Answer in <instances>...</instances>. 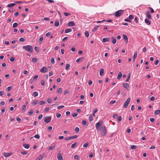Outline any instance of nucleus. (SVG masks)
Instances as JSON below:
<instances>
[{
  "label": "nucleus",
  "instance_id": "obj_42",
  "mask_svg": "<svg viewBox=\"0 0 160 160\" xmlns=\"http://www.w3.org/2000/svg\"><path fill=\"white\" fill-rule=\"evenodd\" d=\"M130 147H131V148L132 149H135L137 148V146H136L134 145H132Z\"/></svg>",
  "mask_w": 160,
  "mask_h": 160
},
{
  "label": "nucleus",
  "instance_id": "obj_41",
  "mask_svg": "<svg viewBox=\"0 0 160 160\" xmlns=\"http://www.w3.org/2000/svg\"><path fill=\"white\" fill-rule=\"evenodd\" d=\"M130 73H129V75H128V78H127V79H126V82H129V80H130Z\"/></svg>",
  "mask_w": 160,
  "mask_h": 160
},
{
  "label": "nucleus",
  "instance_id": "obj_37",
  "mask_svg": "<svg viewBox=\"0 0 160 160\" xmlns=\"http://www.w3.org/2000/svg\"><path fill=\"white\" fill-rule=\"evenodd\" d=\"M89 119L90 121H91L93 120V118L92 114L90 115L89 117Z\"/></svg>",
  "mask_w": 160,
  "mask_h": 160
},
{
  "label": "nucleus",
  "instance_id": "obj_62",
  "mask_svg": "<svg viewBox=\"0 0 160 160\" xmlns=\"http://www.w3.org/2000/svg\"><path fill=\"white\" fill-rule=\"evenodd\" d=\"M64 15L65 16H68V15H70V13H67V12H64Z\"/></svg>",
  "mask_w": 160,
  "mask_h": 160
},
{
  "label": "nucleus",
  "instance_id": "obj_22",
  "mask_svg": "<svg viewBox=\"0 0 160 160\" xmlns=\"http://www.w3.org/2000/svg\"><path fill=\"white\" fill-rule=\"evenodd\" d=\"M43 157V155H40L38 158H37L35 160H42Z\"/></svg>",
  "mask_w": 160,
  "mask_h": 160
},
{
  "label": "nucleus",
  "instance_id": "obj_61",
  "mask_svg": "<svg viewBox=\"0 0 160 160\" xmlns=\"http://www.w3.org/2000/svg\"><path fill=\"white\" fill-rule=\"evenodd\" d=\"M49 110V108L48 107L47 108L44 110V112H47Z\"/></svg>",
  "mask_w": 160,
  "mask_h": 160
},
{
  "label": "nucleus",
  "instance_id": "obj_57",
  "mask_svg": "<svg viewBox=\"0 0 160 160\" xmlns=\"http://www.w3.org/2000/svg\"><path fill=\"white\" fill-rule=\"evenodd\" d=\"M125 21L128 22H131V20L129 18H126L125 19Z\"/></svg>",
  "mask_w": 160,
  "mask_h": 160
},
{
  "label": "nucleus",
  "instance_id": "obj_49",
  "mask_svg": "<svg viewBox=\"0 0 160 160\" xmlns=\"http://www.w3.org/2000/svg\"><path fill=\"white\" fill-rule=\"evenodd\" d=\"M21 153L23 155H26L28 154V152L25 151H22L21 152Z\"/></svg>",
  "mask_w": 160,
  "mask_h": 160
},
{
  "label": "nucleus",
  "instance_id": "obj_7",
  "mask_svg": "<svg viewBox=\"0 0 160 160\" xmlns=\"http://www.w3.org/2000/svg\"><path fill=\"white\" fill-rule=\"evenodd\" d=\"M40 71L42 72L45 73L47 72L48 69L46 67H43L40 69Z\"/></svg>",
  "mask_w": 160,
  "mask_h": 160
},
{
  "label": "nucleus",
  "instance_id": "obj_25",
  "mask_svg": "<svg viewBox=\"0 0 160 160\" xmlns=\"http://www.w3.org/2000/svg\"><path fill=\"white\" fill-rule=\"evenodd\" d=\"M32 62L36 63L37 62L38 58H33L32 59Z\"/></svg>",
  "mask_w": 160,
  "mask_h": 160
},
{
  "label": "nucleus",
  "instance_id": "obj_35",
  "mask_svg": "<svg viewBox=\"0 0 160 160\" xmlns=\"http://www.w3.org/2000/svg\"><path fill=\"white\" fill-rule=\"evenodd\" d=\"M160 113V110H157L155 111L154 112V114L155 115L158 114Z\"/></svg>",
  "mask_w": 160,
  "mask_h": 160
},
{
  "label": "nucleus",
  "instance_id": "obj_13",
  "mask_svg": "<svg viewBox=\"0 0 160 160\" xmlns=\"http://www.w3.org/2000/svg\"><path fill=\"white\" fill-rule=\"evenodd\" d=\"M123 87L126 89H128L129 87V85L128 83H125L122 84Z\"/></svg>",
  "mask_w": 160,
  "mask_h": 160
},
{
  "label": "nucleus",
  "instance_id": "obj_50",
  "mask_svg": "<svg viewBox=\"0 0 160 160\" xmlns=\"http://www.w3.org/2000/svg\"><path fill=\"white\" fill-rule=\"evenodd\" d=\"M18 24L17 22H15L13 25V27L15 28L17 26Z\"/></svg>",
  "mask_w": 160,
  "mask_h": 160
},
{
  "label": "nucleus",
  "instance_id": "obj_17",
  "mask_svg": "<svg viewBox=\"0 0 160 160\" xmlns=\"http://www.w3.org/2000/svg\"><path fill=\"white\" fill-rule=\"evenodd\" d=\"M23 146L26 149H28L30 147L29 145L26 143L23 144Z\"/></svg>",
  "mask_w": 160,
  "mask_h": 160
},
{
  "label": "nucleus",
  "instance_id": "obj_32",
  "mask_svg": "<svg viewBox=\"0 0 160 160\" xmlns=\"http://www.w3.org/2000/svg\"><path fill=\"white\" fill-rule=\"evenodd\" d=\"M51 62L52 64H54L55 63L54 59L53 57H52L51 58Z\"/></svg>",
  "mask_w": 160,
  "mask_h": 160
},
{
  "label": "nucleus",
  "instance_id": "obj_39",
  "mask_svg": "<svg viewBox=\"0 0 160 160\" xmlns=\"http://www.w3.org/2000/svg\"><path fill=\"white\" fill-rule=\"evenodd\" d=\"M38 101L37 100H36L33 101L32 103L33 105H35L38 104Z\"/></svg>",
  "mask_w": 160,
  "mask_h": 160
},
{
  "label": "nucleus",
  "instance_id": "obj_51",
  "mask_svg": "<svg viewBox=\"0 0 160 160\" xmlns=\"http://www.w3.org/2000/svg\"><path fill=\"white\" fill-rule=\"evenodd\" d=\"M55 148V146L53 145V146H50L48 150H52Z\"/></svg>",
  "mask_w": 160,
  "mask_h": 160
},
{
  "label": "nucleus",
  "instance_id": "obj_38",
  "mask_svg": "<svg viewBox=\"0 0 160 160\" xmlns=\"http://www.w3.org/2000/svg\"><path fill=\"white\" fill-rule=\"evenodd\" d=\"M98 111V109L97 108H96L95 110L93 112V115L94 116H95V114Z\"/></svg>",
  "mask_w": 160,
  "mask_h": 160
},
{
  "label": "nucleus",
  "instance_id": "obj_60",
  "mask_svg": "<svg viewBox=\"0 0 160 160\" xmlns=\"http://www.w3.org/2000/svg\"><path fill=\"white\" fill-rule=\"evenodd\" d=\"M69 92V91L68 89H66L64 91V94H67Z\"/></svg>",
  "mask_w": 160,
  "mask_h": 160
},
{
  "label": "nucleus",
  "instance_id": "obj_31",
  "mask_svg": "<svg viewBox=\"0 0 160 160\" xmlns=\"http://www.w3.org/2000/svg\"><path fill=\"white\" fill-rule=\"evenodd\" d=\"M33 110L32 109L31 110L28 112V114L30 116L32 115L33 113Z\"/></svg>",
  "mask_w": 160,
  "mask_h": 160
},
{
  "label": "nucleus",
  "instance_id": "obj_48",
  "mask_svg": "<svg viewBox=\"0 0 160 160\" xmlns=\"http://www.w3.org/2000/svg\"><path fill=\"white\" fill-rule=\"evenodd\" d=\"M148 9H150V10H151V13H153L154 12V10L152 8L148 7Z\"/></svg>",
  "mask_w": 160,
  "mask_h": 160
},
{
  "label": "nucleus",
  "instance_id": "obj_24",
  "mask_svg": "<svg viewBox=\"0 0 160 160\" xmlns=\"http://www.w3.org/2000/svg\"><path fill=\"white\" fill-rule=\"evenodd\" d=\"M138 55V53L137 52H135L133 56V61L134 62L135 59L137 58Z\"/></svg>",
  "mask_w": 160,
  "mask_h": 160
},
{
  "label": "nucleus",
  "instance_id": "obj_28",
  "mask_svg": "<svg viewBox=\"0 0 160 160\" xmlns=\"http://www.w3.org/2000/svg\"><path fill=\"white\" fill-rule=\"evenodd\" d=\"M72 31V30L70 28H68L65 31V33H67L69 32H70Z\"/></svg>",
  "mask_w": 160,
  "mask_h": 160
},
{
  "label": "nucleus",
  "instance_id": "obj_2",
  "mask_svg": "<svg viewBox=\"0 0 160 160\" xmlns=\"http://www.w3.org/2000/svg\"><path fill=\"white\" fill-rule=\"evenodd\" d=\"M103 123L102 121H100L96 124V127L97 130L100 131L101 129V126Z\"/></svg>",
  "mask_w": 160,
  "mask_h": 160
},
{
  "label": "nucleus",
  "instance_id": "obj_1",
  "mask_svg": "<svg viewBox=\"0 0 160 160\" xmlns=\"http://www.w3.org/2000/svg\"><path fill=\"white\" fill-rule=\"evenodd\" d=\"M23 48L28 51L32 52L33 51L32 47L31 45L24 46L23 47Z\"/></svg>",
  "mask_w": 160,
  "mask_h": 160
},
{
  "label": "nucleus",
  "instance_id": "obj_58",
  "mask_svg": "<svg viewBox=\"0 0 160 160\" xmlns=\"http://www.w3.org/2000/svg\"><path fill=\"white\" fill-rule=\"evenodd\" d=\"M155 98L154 96H152L150 98V99L151 101H153L155 100Z\"/></svg>",
  "mask_w": 160,
  "mask_h": 160
},
{
  "label": "nucleus",
  "instance_id": "obj_26",
  "mask_svg": "<svg viewBox=\"0 0 160 160\" xmlns=\"http://www.w3.org/2000/svg\"><path fill=\"white\" fill-rule=\"evenodd\" d=\"M15 5V3H10V4H8V5L7 7L9 8H10V7H12L14 6Z\"/></svg>",
  "mask_w": 160,
  "mask_h": 160
},
{
  "label": "nucleus",
  "instance_id": "obj_53",
  "mask_svg": "<svg viewBox=\"0 0 160 160\" xmlns=\"http://www.w3.org/2000/svg\"><path fill=\"white\" fill-rule=\"evenodd\" d=\"M87 121L85 120H83L82 121V124L84 125H86L87 124Z\"/></svg>",
  "mask_w": 160,
  "mask_h": 160
},
{
  "label": "nucleus",
  "instance_id": "obj_34",
  "mask_svg": "<svg viewBox=\"0 0 160 160\" xmlns=\"http://www.w3.org/2000/svg\"><path fill=\"white\" fill-rule=\"evenodd\" d=\"M34 49L35 50V51L37 52H39V48L37 47H34Z\"/></svg>",
  "mask_w": 160,
  "mask_h": 160
},
{
  "label": "nucleus",
  "instance_id": "obj_10",
  "mask_svg": "<svg viewBox=\"0 0 160 160\" xmlns=\"http://www.w3.org/2000/svg\"><path fill=\"white\" fill-rule=\"evenodd\" d=\"M12 154V153H8V152H4L3 153V155L5 157H7L10 156Z\"/></svg>",
  "mask_w": 160,
  "mask_h": 160
},
{
  "label": "nucleus",
  "instance_id": "obj_56",
  "mask_svg": "<svg viewBox=\"0 0 160 160\" xmlns=\"http://www.w3.org/2000/svg\"><path fill=\"white\" fill-rule=\"evenodd\" d=\"M52 101V99L51 98H48L47 100V102L48 103H51Z\"/></svg>",
  "mask_w": 160,
  "mask_h": 160
},
{
  "label": "nucleus",
  "instance_id": "obj_27",
  "mask_svg": "<svg viewBox=\"0 0 160 160\" xmlns=\"http://www.w3.org/2000/svg\"><path fill=\"white\" fill-rule=\"evenodd\" d=\"M88 145H89V143L88 142H85L84 144V145H83V147L84 148H87L88 146Z\"/></svg>",
  "mask_w": 160,
  "mask_h": 160
},
{
  "label": "nucleus",
  "instance_id": "obj_21",
  "mask_svg": "<svg viewBox=\"0 0 160 160\" xmlns=\"http://www.w3.org/2000/svg\"><path fill=\"white\" fill-rule=\"evenodd\" d=\"M77 144H78V142H75V143H73L72 145L71 146V148H74L77 146Z\"/></svg>",
  "mask_w": 160,
  "mask_h": 160
},
{
  "label": "nucleus",
  "instance_id": "obj_9",
  "mask_svg": "<svg viewBox=\"0 0 160 160\" xmlns=\"http://www.w3.org/2000/svg\"><path fill=\"white\" fill-rule=\"evenodd\" d=\"M146 16L149 19L151 18V16L150 14V12L149 11H147L146 12Z\"/></svg>",
  "mask_w": 160,
  "mask_h": 160
},
{
  "label": "nucleus",
  "instance_id": "obj_52",
  "mask_svg": "<svg viewBox=\"0 0 160 160\" xmlns=\"http://www.w3.org/2000/svg\"><path fill=\"white\" fill-rule=\"evenodd\" d=\"M117 119L118 121H121L122 120V118L120 116H118Z\"/></svg>",
  "mask_w": 160,
  "mask_h": 160
},
{
  "label": "nucleus",
  "instance_id": "obj_3",
  "mask_svg": "<svg viewBox=\"0 0 160 160\" xmlns=\"http://www.w3.org/2000/svg\"><path fill=\"white\" fill-rule=\"evenodd\" d=\"M124 12V11L122 10H120L117 11L115 14V16L116 17H120L122 15Z\"/></svg>",
  "mask_w": 160,
  "mask_h": 160
},
{
  "label": "nucleus",
  "instance_id": "obj_5",
  "mask_svg": "<svg viewBox=\"0 0 160 160\" xmlns=\"http://www.w3.org/2000/svg\"><path fill=\"white\" fill-rule=\"evenodd\" d=\"M130 98H129L127 99L123 105V107L124 108H127L128 107V105L130 101Z\"/></svg>",
  "mask_w": 160,
  "mask_h": 160
},
{
  "label": "nucleus",
  "instance_id": "obj_15",
  "mask_svg": "<svg viewBox=\"0 0 160 160\" xmlns=\"http://www.w3.org/2000/svg\"><path fill=\"white\" fill-rule=\"evenodd\" d=\"M112 42L113 44H115L116 42V39L113 37H112L111 38Z\"/></svg>",
  "mask_w": 160,
  "mask_h": 160
},
{
  "label": "nucleus",
  "instance_id": "obj_23",
  "mask_svg": "<svg viewBox=\"0 0 160 160\" xmlns=\"http://www.w3.org/2000/svg\"><path fill=\"white\" fill-rule=\"evenodd\" d=\"M100 26H97L96 27H95L92 30V32H95L98 29V28Z\"/></svg>",
  "mask_w": 160,
  "mask_h": 160
},
{
  "label": "nucleus",
  "instance_id": "obj_44",
  "mask_svg": "<svg viewBox=\"0 0 160 160\" xmlns=\"http://www.w3.org/2000/svg\"><path fill=\"white\" fill-rule=\"evenodd\" d=\"M25 39L23 38H20L19 40V42H23L25 41Z\"/></svg>",
  "mask_w": 160,
  "mask_h": 160
},
{
  "label": "nucleus",
  "instance_id": "obj_40",
  "mask_svg": "<svg viewBox=\"0 0 160 160\" xmlns=\"http://www.w3.org/2000/svg\"><path fill=\"white\" fill-rule=\"evenodd\" d=\"M26 108V106L25 105H24L22 106V110L23 111V112H24Z\"/></svg>",
  "mask_w": 160,
  "mask_h": 160
},
{
  "label": "nucleus",
  "instance_id": "obj_29",
  "mask_svg": "<svg viewBox=\"0 0 160 160\" xmlns=\"http://www.w3.org/2000/svg\"><path fill=\"white\" fill-rule=\"evenodd\" d=\"M62 91V89L61 88H60L58 89L57 91V92L59 94L61 93Z\"/></svg>",
  "mask_w": 160,
  "mask_h": 160
},
{
  "label": "nucleus",
  "instance_id": "obj_55",
  "mask_svg": "<svg viewBox=\"0 0 160 160\" xmlns=\"http://www.w3.org/2000/svg\"><path fill=\"white\" fill-rule=\"evenodd\" d=\"M118 117V114H116L113 115V118H117Z\"/></svg>",
  "mask_w": 160,
  "mask_h": 160
},
{
  "label": "nucleus",
  "instance_id": "obj_54",
  "mask_svg": "<svg viewBox=\"0 0 160 160\" xmlns=\"http://www.w3.org/2000/svg\"><path fill=\"white\" fill-rule=\"evenodd\" d=\"M34 137L37 139H39L40 138V136L38 134H36L34 136Z\"/></svg>",
  "mask_w": 160,
  "mask_h": 160
},
{
  "label": "nucleus",
  "instance_id": "obj_63",
  "mask_svg": "<svg viewBox=\"0 0 160 160\" xmlns=\"http://www.w3.org/2000/svg\"><path fill=\"white\" fill-rule=\"evenodd\" d=\"M159 62V61L158 59H157L156 61H155V63H154L155 65H157L158 64Z\"/></svg>",
  "mask_w": 160,
  "mask_h": 160
},
{
  "label": "nucleus",
  "instance_id": "obj_19",
  "mask_svg": "<svg viewBox=\"0 0 160 160\" xmlns=\"http://www.w3.org/2000/svg\"><path fill=\"white\" fill-rule=\"evenodd\" d=\"M122 73L120 72L118 73V76L117 77V79L118 80L120 79L122 77Z\"/></svg>",
  "mask_w": 160,
  "mask_h": 160
},
{
  "label": "nucleus",
  "instance_id": "obj_59",
  "mask_svg": "<svg viewBox=\"0 0 160 160\" xmlns=\"http://www.w3.org/2000/svg\"><path fill=\"white\" fill-rule=\"evenodd\" d=\"M83 59V57H81V58H80L78 59H77V60H76V62H79L80 61V60L81 59Z\"/></svg>",
  "mask_w": 160,
  "mask_h": 160
},
{
  "label": "nucleus",
  "instance_id": "obj_33",
  "mask_svg": "<svg viewBox=\"0 0 160 160\" xmlns=\"http://www.w3.org/2000/svg\"><path fill=\"white\" fill-rule=\"evenodd\" d=\"M38 95V93L37 92H34L33 93V95L35 97L37 96Z\"/></svg>",
  "mask_w": 160,
  "mask_h": 160
},
{
  "label": "nucleus",
  "instance_id": "obj_46",
  "mask_svg": "<svg viewBox=\"0 0 160 160\" xmlns=\"http://www.w3.org/2000/svg\"><path fill=\"white\" fill-rule=\"evenodd\" d=\"M41 85L43 86H44L45 85V81H44L42 79L41 80Z\"/></svg>",
  "mask_w": 160,
  "mask_h": 160
},
{
  "label": "nucleus",
  "instance_id": "obj_8",
  "mask_svg": "<svg viewBox=\"0 0 160 160\" xmlns=\"http://www.w3.org/2000/svg\"><path fill=\"white\" fill-rule=\"evenodd\" d=\"M57 158L58 160H63L62 156V154L58 153L57 155Z\"/></svg>",
  "mask_w": 160,
  "mask_h": 160
},
{
  "label": "nucleus",
  "instance_id": "obj_30",
  "mask_svg": "<svg viewBox=\"0 0 160 160\" xmlns=\"http://www.w3.org/2000/svg\"><path fill=\"white\" fill-rule=\"evenodd\" d=\"M70 67V65L68 63H67L66 65V69L68 70Z\"/></svg>",
  "mask_w": 160,
  "mask_h": 160
},
{
  "label": "nucleus",
  "instance_id": "obj_11",
  "mask_svg": "<svg viewBox=\"0 0 160 160\" xmlns=\"http://www.w3.org/2000/svg\"><path fill=\"white\" fill-rule=\"evenodd\" d=\"M75 25V23L72 21L69 22L68 24V26H74Z\"/></svg>",
  "mask_w": 160,
  "mask_h": 160
},
{
  "label": "nucleus",
  "instance_id": "obj_47",
  "mask_svg": "<svg viewBox=\"0 0 160 160\" xmlns=\"http://www.w3.org/2000/svg\"><path fill=\"white\" fill-rule=\"evenodd\" d=\"M10 60L11 62H13L15 60V58L14 57H11L10 58Z\"/></svg>",
  "mask_w": 160,
  "mask_h": 160
},
{
  "label": "nucleus",
  "instance_id": "obj_14",
  "mask_svg": "<svg viewBox=\"0 0 160 160\" xmlns=\"http://www.w3.org/2000/svg\"><path fill=\"white\" fill-rule=\"evenodd\" d=\"M59 21L58 20H56L54 23V26L55 27H58L59 26Z\"/></svg>",
  "mask_w": 160,
  "mask_h": 160
},
{
  "label": "nucleus",
  "instance_id": "obj_36",
  "mask_svg": "<svg viewBox=\"0 0 160 160\" xmlns=\"http://www.w3.org/2000/svg\"><path fill=\"white\" fill-rule=\"evenodd\" d=\"M85 34L87 37H88L89 35V32L88 31H86L85 32Z\"/></svg>",
  "mask_w": 160,
  "mask_h": 160
},
{
  "label": "nucleus",
  "instance_id": "obj_4",
  "mask_svg": "<svg viewBox=\"0 0 160 160\" xmlns=\"http://www.w3.org/2000/svg\"><path fill=\"white\" fill-rule=\"evenodd\" d=\"M107 133V130L105 126H103L102 130L101 132V135L102 136H105Z\"/></svg>",
  "mask_w": 160,
  "mask_h": 160
},
{
  "label": "nucleus",
  "instance_id": "obj_64",
  "mask_svg": "<svg viewBox=\"0 0 160 160\" xmlns=\"http://www.w3.org/2000/svg\"><path fill=\"white\" fill-rule=\"evenodd\" d=\"M79 130V128L78 127H76L75 128V130L77 132H78Z\"/></svg>",
  "mask_w": 160,
  "mask_h": 160
},
{
  "label": "nucleus",
  "instance_id": "obj_18",
  "mask_svg": "<svg viewBox=\"0 0 160 160\" xmlns=\"http://www.w3.org/2000/svg\"><path fill=\"white\" fill-rule=\"evenodd\" d=\"M123 36L124 39H125L126 43H127L128 42V38L127 36L125 34H123Z\"/></svg>",
  "mask_w": 160,
  "mask_h": 160
},
{
  "label": "nucleus",
  "instance_id": "obj_6",
  "mask_svg": "<svg viewBox=\"0 0 160 160\" xmlns=\"http://www.w3.org/2000/svg\"><path fill=\"white\" fill-rule=\"evenodd\" d=\"M51 119V117L47 116L45 118L44 121L46 123H48L50 122Z\"/></svg>",
  "mask_w": 160,
  "mask_h": 160
},
{
  "label": "nucleus",
  "instance_id": "obj_43",
  "mask_svg": "<svg viewBox=\"0 0 160 160\" xmlns=\"http://www.w3.org/2000/svg\"><path fill=\"white\" fill-rule=\"evenodd\" d=\"M12 89L11 86H9L6 88V90L8 92L10 91Z\"/></svg>",
  "mask_w": 160,
  "mask_h": 160
},
{
  "label": "nucleus",
  "instance_id": "obj_16",
  "mask_svg": "<svg viewBox=\"0 0 160 160\" xmlns=\"http://www.w3.org/2000/svg\"><path fill=\"white\" fill-rule=\"evenodd\" d=\"M104 69L103 68H101L100 70V75L101 76H102L104 74Z\"/></svg>",
  "mask_w": 160,
  "mask_h": 160
},
{
  "label": "nucleus",
  "instance_id": "obj_12",
  "mask_svg": "<svg viewBox=\"0 0 160 160\" xmlns=\"http://www.w3.org/2000/svg\"><path fill=\"white\" fill-rule=\"evenodd\" d=\"M110 40V38H103L102 39V42L105 43L106 42H109Z\"/></svg>",
  "mask_w": 160,
  "mask_h": 160
},
{
  "label": "nucleus",
  "instance_id": "obj_45",
  "mask_svg": "<svg viewBox=\"0 0 160 160\" xmlns=\"http://www.w3.org/2000/svg\"><path fill=\"white\" fill-rule=\"evenodd\" d=\"M40 105H42L44 104L45 103V102L41 100L40 102Z\"/></svg>",
  "mask_w": 160,
  "mask_h": 160
},
{
  "label": "nucleus",
  "instance_id": "obj_20",
  "mask_svg": "<svg viewBox=\"0 0 160 160\" xmlns=\"http://www.w3.org/2000/svg\"><path fill=\"white\" fill-rule=\"evenodd\" d=\"M145 23L148 25H149L151 23V21L147 18H146L145 19Z\"/></svg>",
  "mask_w": 160,
  "mask_h": 160
}]
</instances>
